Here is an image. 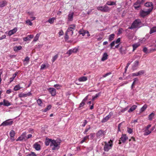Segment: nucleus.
Masks as SVG:
<instances>
[{
  "label": "nucleus",
  "instance_id": "obj_1",
  "mask_svg": "<svg viewBox=\"0 0 156 156\" xmlns=\"http://www.w3.org/2000/svg\"><path fill=\"white\" fill-rule=\"evenodd\" d=\"M60 142L58 140H52L50 144V146L52 150H58L60 147Z\"/></svg>",
  "mask_w": 156,
  "mask_h": 156
},
{
  "label": "nucleus",
  "instance_id": "obj_2",
  "mask_svg": "<svg viewBox=\"0 0 156 156\" xmlns=\"http://www.w3.org/2000/svg\"><path fill=\"white\" fill-rule=\"evenodd\" d=\"M142 26V23L140 20L137 19L135 20L132 24L131 27H129L130 29L139 28Z\"/></svg>",
  "mask_w": 156,
  "mask_h": 156
},
{
  "label": "nucleus",
  "instance_id": "obj_3",
  "mask_svg": "<svg viewBox=\"0 0 156 156\" xmlns=\"http://www.w3.org/2000/svg\"><path fill=\"white\" fill-rule=\"evenodd\" d=\"M105 145L104 147V150L105 151H108L109 150L111 149L113 146L112 141L110 140L107 143L106 142H104Z\"/></svg>",
  "mask_w": 156,
  "mask_h": 156
},
{
  "label": "nucleus",
  "instance_id": "obj_4",
  "mask_svg": "<svg viewBox=\"0 0 156 156\" xmlns=\"http://www.w3.org/2000/svg\"><path fill=\"white\" fill-rule=\"evenodd\" d=\"M97 8L98 10L104 12H109L111 10V9L106 5L103 6H98Z\"/></svg>",
  "mask_w": 156,
  "mask_h": 156
},
{
  "label": "nucleus",
  "instance_id": "obj_5",
  "mask_svg": "<svg viewBox=\"0 0 156 156\" xmlns=\"http://www.w3.org/2000/svg\"><path fill=\"white\" fill-rule=\"evenodd\" d=\"M76 26L75 24L71 25L69 26L66 32L72 36L73 34V31L76 29Z\"/></svg>",
  "mask_w": 156,
  "mask_h": 156
},
{
  "label": "nucleus",
  "instance_id": "obj_6",
  "mask_svg": "<svg viewBox=\"0 0 156 156\" xmlns=\"http://www.w3.org/2000/svg\"><path fill=\"white\" fill-rule=\"evenodd\" d=\"M152 10V7L151 9H148L146 11L141 10L140 12V15L141 16L144 17L150 14Z\"/></svg>",
  "mask_w": 156,
  "mask_h": 156
},
{
  "label": "nucleus",
  "instance_id": "obj_7",
  "mask_svg": "<svg viewBox=\"0 0 156 156\" xmlns=\"http://www.w3.org/2000/svg\"><path fill=\"white\" fill-rule=\"evenodd\" d=\"M144 2V0H137L133 5L134 8L138 10L140 7V4L143 3Z\"/></svg>",
  "mask_w": 156,
  "mask_h": 156
},
{
  "label": "nucleus",
  "instance_id": "obj_8",
  "mask_svg": "<svg viewBox=\"0 0 156 156\" xmlns=\"http://www.w3.org/2000/svg\"><path fill=\"white\" fill-rule=\"evenodd\" d=\"M13 123V121L11 119L6 120L3 122L0 125V126H6L12 125Z\"/></svg>",
  "mask_w": 156,
  "mask_h": 156
},
{
  "label": "nucleus",
  "instance_id": "obj_9",
  "mask_svg": "<svg viewBox=\"0 0 156 156\" xmlns=\"http://www.w3.org/2000/svg\"><path fill=\"white\" fill-rule=\"evenodd\" d=\"M106 133V132L104 130H99L96 133V136L98 138H100L102 136H104Z\"/></svg>",
  "mask_w": 156,
  "mask_h": 156
},
{
  "label": "nucleus",
  "instance_id": "obj_10",
  "mask_svg": "<svg viewBox=\"0 0 156 156\" xmlns=\"http://www.w3.org/2000/svg\"><path fill=\"white\" fill-rule=\"evenodd\" d=\"M112 115L113 113L112 112H110L109 115L102 119L101 122H107L110 119V118L111 117V116Z\"/></svg>",
  "mask_w": 156,
  "mask_h": 156
},
{
  "label": "nucleus",
  "instance_id": "obj_11",
  "mask_svg": "<svg viewBox=\"0 0 156 156\" xmlns=\"http://www.w3.org/2000/svg\"><path fill=\"white\" fill-rule=\"evenodd\" d=\"M48 90L52 96H55L56 95V90L55 88L50 87L48 88Z\"/></svg>",
  "mask_w": 156,
  "mask_h": 156
},
{
  "label": "nucleus",
  "instance_id": "obj_12",
  "mask_svg": "<svg viewBox=\"0 0 156 156\" xmlns=\"http://www.w3.org/2000/svg\"><path fill=\"white\" fill-rule=\"evenodd\" d=\"M31 94H32L30 92H29L26 94L21 93L19 94L18 96L20 98H25L27 96H29Z\"/></svg>",
  "mask_w": 156,
  "mask_h": 156
},
{
  "label": "nucleus",
  "instance_id": "obj_13",
  "mask_svg": "<svg viewBox=\"0 0 156 156\" xmlns=\"http://www.w3.org/2000/svg\"><path fill=\"white\" fill-rule=\"evenodd\" d=\"M74 13L72 12H69L68 16V20L69 21H71L73 19V16Z\"/></svg>",
  "mask_w": 156,
  "mask_h": 156
},
{
  "label": "nucleus",
  "instance_id": "obj_14",
  "mask_svg": "<svg viewBox=\"0 0 156 156\" xmlns=\"http://www.w3.org/2000/svg\"><path fill=\"white\" fill-rule=\"evenodd\" d=\"M17 30V29L16 27L14 28L13 29L9 30L8 32V35L10 36L16 33Z\"/></svg>",
  "mask_w": 156,
  "mask_h": 156
},
{
  "label": "nucleus",
  "instance_id": "obj_15",
  "mask_svg": "<svg viewBox=\"0 0 156 156\" xmlns=\"http://www.w3.org/2000/svg\"><path fill=\"white\" fill-rule=\"evenodd\" d=\"M139 62L138 61H136L133 63L132 66V69L133 70H135L137 69V67L139 65Z\"/></svg>",
  "mask_w": 156,
  "mask_h": 156
},
{
  "label": "nucleus",
  "instance_id": "obj_16",
  "mask_svg": "<svg viewBox=\"0 0 156 156\" xmlns=\"http://www.w3.org/2000/svg\"><path fill=\"white\" fill-rule=\"evenodd\" d=\"M26 138V134L25 133H23L16 140V141H22L25 140Z\"/></svg>",
  "mask_w": 156,
  "mask_h": 156
},
{
  "label": "nucleus",
  "instance_id": "obj_17",
  "mask_svg": "<svg viewBox=\"0 0 156 156\" xmlns=\"http://www.w3.org/2000/svg\"><path fill=\"white\" fill-rule=\"evenodd\" d=\"M34 37V36L33 35H30L27 36V37H23V40L25 41H30L31 39L33 38Z\"/></svg>",
  "mask_w": 156,
  "mask_h": 156
},
{
  "label": "nucleus",
  "instance_id": "obj_18",
  "mask_svg": "<svg viewBox=\"0 0 156 156\" xmlns=\"http://www.w3.org/2000/svg\"><path fill=\"white\" fill-rule=\"evenodd\" d=\"M15 133L14 130H12L10 131L9 135L12 141H13L15 140L14 136H15Z\"/></svg>",
  "mask_w": 156,
  "mask_h": 156
},
{
  "label": "nucleus",
  "instance_id": "obj_19",
  "mask_svg": "<svg viewBox=\"0 0 156 156\" xmlns=\"http://www.w3.org/2000/svg\"><path fill=\"white\" fill-rule=\"evenodd\" d=\"M128 138L125 134H122L121 137L120 138V140L123 143H124L128 139Z\"/></svg>",
  "mask_w": 156,
  "mask_h": 156
},
{
  "label": "nucleus",
  "instance_id": "obj_20",
  "mask_svg": "<svg viewBox=\"0 0 156 156\" xmlns=\"http://www.w3.org/2000/svg\"><path fill=\"white\" fill-rule=\"evenodd\" d=\"M34 147L37 151H39L41 149L40 145L37 143H35L33 145Z\"/></svg>",
  "mask_w": 156,
  "mask_h": 156
},
{
  "label": "nucleus",
  "instance_id": "obj_21",
  "mask_svg": "<svg viewBox=\"0 0 156 156\" xmlns=\"http://www.w3.org/2000/svg\"><path fill=\"white\" fill-rule=\"evenodd\" d=\"M87 80V78L86 76H83L80 77L78 80L79 82H84Z\"/></svg>",
  "mask_w": 156,
  "mask_h": 156
},
{
  "label": "nucleus",
  "instance_id": "obj_22",
  "mask_svg": "<svg viewBox=\"0 0 156 156\" xmlns=\"http://www.w3.org/2000/svg\"><path fill=\"white\" fill-rule=\"evenodd\" d=\"M49 65L48 63L46 64H43L41 66V69L43 70L44 69L48 68L49 66Z\"/></svg>",
  "mask_w": 156,
  "mask_h": 156
},
{
  "label": "nucleus",
  "instance_id": "obj_23",
  "mask_svg": "<svg viewBox=\"0 0 156 156\" xmlns=\"http://www.w3.org/2000/svg\"><path fill=\"white\" fill-rule=\"evenodd\" d=\"M153 130V129H150L149 130L148 129H145V130L144 133V136H147L150 134Z\"/></svg>",
  "mask_w": 156,
  "mask_h": 156
},
{
  "label": "nucleus",
  "instance_id": "obj_24",
  "mask_svg": "<svg viewBox=\"0 0 156 156\" xmlns=\"http://www.w3.org/2000/svg\"><path fill=\"white\" fill-rule=\"evenodd\" d=\"M137 107V106L136 105H133L128 111V112H132L136 109Z\"/></svg>",
  "mask_w": 156,
  "mask_h": 156
},
{
  "label": "nucleus",
  "instance_id": "obj_25",
  "mask_svg": "<svg viewBox=\"0 0 156 156\" xmlns=\"http://www.w3.org/2000/svg\"><path fill=\"white\" fill-rule=\"evenodd\" d=\"M145 5L147 7H149V9H151L152 7V9H153V5L151 2L146 3L145 4Z\"/></svg>",
  "mask_w": 156,
  "mask_h": 156
},
{
  "label": "nucleus",
  "instance_id": "obj_26",
  "mask_svg": "<svg viewBox=\"0 0 156 156\" xmlns=\"http://www.w3.org/2000/svg\"><path fill=\"white\" fill-rule=\"evenodd\" d=\"M108 55L107 53H105L103 55L101 61H104L108 58Z\"/></svg>",
  "mask_w": 156,
  "mask_h": 156
},
{
  "label": "nucleus",
  "instance_id": "obj_27",
  "mask_svg": "<svg viewBox=\"0 0 156 156\" xmlns=\"http://www.w3.org/2000/svg\"><path fill=\"white\" fill-rule=\"evenodd\" d=\"M89 135H87L84 137L83 138V139L80 142V143L82 144L84 142H85L87 140L89 139Z\"/></svg>",
  "mask_w": 156,
  "mask_h": 156
},
{
  "label": "nucleus",
  "instance_id": "obj_28",
  "mask_svg": "<svg viewBox=\"0 0 156 156\" xmlns=\"http://www.w3.org/2000/svg\"><path fill=\"white\" fill-rule=\"evenodd\" d=\"M52 140L51 139H46V140L45 142V144L46 146H48L51 143V141Z\"/></svg>",
  "mask_w": 156,
  "mask_h": 156
},
{
  "label": "nucleus",
  "instance_id": "obj_29",
  "mask_svg": "<svg viewBox=\"0 0 156 156\" xmlns=\"http://www.w3.org/2000/svg\"><path fill=\"white\" fill-rule=\"evenodd\" d=\"M7 2L6 1H3L0 2V7H3L7 4Z\"/></svg>",
  "mask_w": 156,
  "mask_h": 156
},
{
  "label": "nucleus",
  "instance_id": "obj_30",
  "mask_svg": "<svg viewBox=\"0 0 156 156\" xmlns=\"http://www.w3.org/2000/svg\"><path fill=\"white\" fill-rule=\"evenodd\" d=\"M56 20L55 17L51 18L48 20L47 22L50 24H52L54 23V21Z\"/></svg>",
  "mask_w": 156,
  "mask_h": 156
},
{
  "label": "nucleus",
  "instance_id": "obj_31",
  "mask_svg": "<svg viewBox=\"0 0 156 156\" xmlns=\"http://www.w3.org/2000/svg\"><path fill=\"white\" fill-rule=\"evenodd\" d=\"M116 5V2L113 1H108L106 3V5Z\"/></svg>",
  "mask_w": 156,
  "mask_h": 156
},
{
  "label": "nucleus",
  "instance_id": "obj_32",
  "mask_svg": "<svg viewBox=\"0 0 156 156\" xmlns=\"http://www.w3.org/2000/svg\"><path fill=\"white\" fill-rule=\"evenodd\" d=\"M11 105V104L8 101L4 100H3V105L4 106H8Z\"/></svg>",
  "mask_w": 156,
  "mask_h": 156
},
{
  "label": "nucleus",
  "instance_id": "obj_33",
  "mask_svg": "<svg viewBox=\"0 0 156 156\" xmlns=\"http://www.w3.org/2000/svg\"><path fill=\"white\" fill-rule=\"evenodd\" d=\"M22 48V47L21 46H15L13 47V50L14 51H16L18 50H21Z\"/></svg>",
  "mask_w": 156,
  "mask_h": 156
},
{
  "label": "nucleus",
  "instance_id": "obj_34",
  "mask_svg": "<svg viewBox=\"0 0 156 156\" xmlns=\"http://www.w3.org/2000/svg\"><path fill=\"white\" fill-rule=\"evenodd\" d=\"M22 87H21L19 84H18L16 85L14 87V90L15 91H17L21 88H22Z\"/></svg>",
  "mask_w": 156,
  "mask_h": 156
},
{
  "label": "nucleus",
  "instance_id": "obj_35",
  "mask_svg": "<svg viewBox=\"0 0 156 156\" xmlns=\"http://www.w3.org/2000/svg\"><path fill=\"white\" fill-rule=\"evenodd\" d=\"M18 73H15L14 74H13L12 76L10 78L9 82L10 83H11L12 81L15 78L16 76Z\"/></svg>",
  "mask_w": 156,
  "mask_h": 156
},
{
  "label": "nucleus",
  "instance_id": "obj_36",
  "mask_svg": "<svg viewBox=\"0 0 156 156\" xmlns=\"http://www.w3.org/2000/svg\"><path fill=\"white\" fill-rule=\"evenodd\" d=\"M115 34H110L108 37V40L109 41H111L113 40L114 38Z\"/></svg>",
  "mask_w": 156,
  "mask_h": 156
},
{
  "label": "nucleus",
  "instance_id": "obj_37",
  "mask_svg": "<svg viewBox=\"0 0 156 156\" xmlns=\"http://www.w3.org/2000/svg\"><path fill=\"white\" fill-rule=\"evenodd\" d=\"M40 33L37 34H36V35L34 39L33 40V41L34 42H36L37 41L40 35Z\"/></svg>",
  "mask_w": 156,
  "mask_h": 156
},
{
  "label": "nucleus",
  "instance_id": "obj_38",
  "mask_svg": "<svg viewBox=\"0 0 156 156\" xmlns=\"http://www.w3.org/2000/svg\"><path fill=\"white\" fill-rule=\"evenodd\" d=\"M147 107V106L146 104L144 105L140 109V112H142L144 111Z\"/></svg>",
  "mask_w": 156,
  "mask_h": 156
},
{
  "label": "nucleus",
  "instance_id": "obj_39",
  "mask_svg": "<svg viewBox=\"0 0 156 156\" xmlns=\"http://www.w3.org/2000/svg\"><path fill=\"white\" fill-rule=\"evenodd\" d=\"M155 32H156V26L153 27L151 29L150 34H151Z\"/></svg>",
  "mask_w": 156,
  "mask_h": 156
},
{
  "label": "nucleus",
  "instance_id": "obj_40",
  "mask_svg": "<svg viewBox=\"0 0 156 156\" xmlns=\"http://www.w3.org/2000/svg\"><path fill=\"white\" fill-rule=\"evenodd\" d=\"M37 102L38 105L40 106H42L43 105V103L42 100L40 99H38L37 100Z\"/></svg>",
  "mask_w": 156,
  "mask_h": 156
},
{
  "label": "nucleus",
  "instance_id": "obj_41",
  "mask_svg": "<svg viewBox=\"0 0 156 156\" xmlns=\"http://www.w3.org/2000/svg\"><path fill=\"white\" fill-rule=\"evenodd\" d=\"M154 116V114L153 113H152L150 114L148 116V119L150 120H151Z\"/></svg>",
  "mask_w": 156,
  "mask_h": 156
},
{
  "label": "nucleus",
  "instance_id": "obj_42",
  "mask_svg": "<svg viewBox=\"0 0 156 156\" xmlns=\"http://www.w3.org/2000/svg\"><path fill=\"white\" fill-rule=\"evenodd\" d=\"M87 30H80L79 31V33L81 34L83 36H84L86 34V31Z\"/></svg>",
  "mask_w": 156,
  "mask_h": 156
},
{
  "label": "nucleus",
  "instance_id": "obj_43",
  "mask_svg": "<svg viewBox=\"0 0 156 156\" xmlns=\"http://www.w3.org/2000/svg\"><path fill=\"white\" fill-rule=\"evenodd\" d=\"M139 46V44H136L133 45V51H134Z\"/></svg>",
  "mask_w": 156,
  "mask_h": 156
},
{
  "label": "nucleus",
  "instance_id": "obj_44",
  "mask_svg": "<svg viewBox=\"0 0 156 156\" xmlns=\"http://www.w3.org/2000/svg\"><path fill=\"white\" fill-rule=\"evenodd\" d=\"M58 55H56L52 57L51 60L52 62H54L56 60L58 57Z\"/></svg>",
  "mask_w": 156,
  "mask_h": 156
},
{
  "label": "nucleus",
  "instance_id": "obj_45",
  "mask_svg": "<svg viewBox=\"0 0 156 156\" xmlns=\"http://www.w3.org/2000/svg\"><path fill=\"white\" fill-rule=\"evenodd\" d=\"M26 156H37L35 153L33 152H31L28 154Z\"/></svg>",
  "mask_w": 156,
  "mask_h": 156
},
{
  "label": "nucleus",
  "instance_id": "obj_46",
  "mask_svg": "<svg viewBox=\"0 0 156 156\" xmlns=\"http://www.w3.org/2000/svg\"><path fill=\"white\" fill-rule=\"evenodd\" d=\"M145 73V71L144 70H141L137 72L138 75L139 76H140L143 74Z\"/></svg>",
  "mask_w": 156,
  "mask_h": 156
},
{
  "label": "nucleus",
  "instance_id": "obj_47",
  "mask_svg": "<svg viewBox=\"0 0 156 156\" xmlns=\"http://www.w3.org/2000/svg\"><path fill=\"white\" fill-rule=\"evenodd\" d=\"M26 24H28L30 26H32L33 25L32 23L29 20H27L26 21Z\"/></svg>",
  "mask_w": 156,
  "mask_h": 156
},
{
  "label": "nucleus",
  "instance_id": "obj_48",
  "mask_svg": "<svg viewBox=\"0 0 156 156\" xmlns=\"http://www.w3.org/2000/svg\"><path fill=\"white\" fill-rule=\"evenodd\" d=\"M90 126H89V127L88 128H86L84 131L83 132V133L84 134H87V133L90 129Z\"/></svg>",
  "mask_w": 156,
  "mask_h": 156
},
{
  "label": "nucleus",
  "instance_id": "obj_49",
  "mask_svg": "<svg viewBox=\"0 0 156 156\" xmlns=\"http://www.w3.org/2000/svg\"><path fill=\"white\" fill-rule=\"evenodd\" d=\"M84 99H83L79 105V108H81L83 107L85 105Z\"/></svg>",
  "mask_w": 156,
  "mask_h": 156
},
{
  "label": "nucleus",
  "instance_id": "obj_50",
  "mask_svg": "<svg viewBox=\"0 0 156 156\" xmlns=\"http://www.w3.org/2000/svg\"><path fill=\"white\" fill-rule=\"evenodd\" d=\"M73 52L72 51V49H70L66 52V54H68L69 55H70Z\"/></svg>",
  "mask_w": 156,
  "mask_h": 156
},
{
  "label": "nucleus",
  "instance_id": "obj_51",
  "mask_svg": "<svg viewBox=\"0 0 156 156\" xmlns=\"http://www.w3.org/2000/svg\"><path fill=\"white\" fill-rule=\"evenodd\" d=\"M99 94H96L95 96H92V100H94L95 99L98 97L99 95Z\"/></svg>",
  "mask_w": 156,
  "mask_h": 156
},
{
  "label": "nucleus",
  "instance_id": "obj_52",
  "mask_svg": "<svg viewBox=\"0 0 156 156\" xmlns=\"http://www.w3.org/2000/svg\"><path fill=\"white\" fill-rule=\"evenodd\" d=\"M127 131L129 133H131L133 132V130L130 128H127Z\"/></svg>",
  "mask_w": 156,
  "mask_h": 156
},
{
  "label": "nucleus",
  "instance_id": "obj_53",
  "mask_svg": "<svg viewBox=\"0 0 156 156\" xmlns=\"http://www.w3.org/2000/svg\"><path fill=\"white\" fill-rule=\"evenodd\" d=\"M68 34L66 32L65 36V39L66 41H67L69 39V36L68 35Z\"/></svg>",
  "mask_w": 156,
  "mask_h": 156
},
{
  "label": "nucleus",
  "instance_id": "obj_54",
  "mask_svg": "<svg viewBox=\"0 0 156 156\" xmlns=\"http://www.w3.org/2000/svg\"><path fill=\"white\" fill-rule=\"evenodd\" d=\"M130 63H129V62H128L127 64V65H126V67H125V73L126 72V71H127V70L129 66L130 65Z\"/></svg>",
  "mask_w": 156,
  "mask_h": 156
},
{
  "label": "nucleus",
  "instance_id": "obj_55",
  "mask_svg": "<svg viewBox=\"0 0 156 156\" xmlns=\"http://www.w3.org/2000/svg\"><path fill=\"white\" fill-rule=\"evenodd\" d=\"M111 74V72H109V73H107L106 74L104 75H103V77H105L107 76L110 75Z\"/></svg>",
  "mask_w": 156,
  "mask_h": 156
},
{
  "label": "nucleus",
  "instance_id": "obj_56",
  "mask_svg": "<svg viewBox=\"0 0 156 156\" xmlns=\"http://www.w3.org/2000/svg\"><path fill=\"white\" fill-rule=\"evenodd\" d=\"M87 123V120H85L84 121V122L83 123V124L82 125V126L83 127H84L85 125H86V124Z\"/></svg>",
  "mask_w": 156,
  "mask_h": 156
},
{
  "label": "nucleus",
  "instance_id": "obj_57",
  "mask_svg": "<svg viewBox=\"0 0 156 156\" xmlns=\"http://www.w3.org/2000/svg\"><path fill=\"white\" fill-rule=\"evenodd\" d=\"M115 41H112L110 44V46L111 47V48H112V47L114 46L115 45Z\"/></svg>",
  "mask_w": 156,
  "mask_h": 156
},
{
  "label": "nucleus",
  "instance_id": "obj_58",
  "mask_svg": "<svg viewBox=\"0 0 156 156\" xmlns=\"http://www.w3.org/2000/svg\"><path fill=\"white\" fill-rule=\"evenodd\" d=\"M54 86V87L56 88V89L58 90L59 89H60V87H59L60 86L58 84H55Z\"/></svg>",
  "mask_w": 156,
  "mask_h": 156
},
{
  "label": "nucleus",
  "instance_id": "obj_59",
  "mask_svg": "<svg viewBox=\"0 0 156 156\" xmlns=\"http://www.w3.org/2000/svg\"><path fill=\"white\" fill-rule=\"evenodd\" d=\"M6 37V35H5L4 34L2 35V37H0V40L5 38Z\"/></svg>",
  "mask_w": 156,
  "mask_h": 156
},
{
  "label": "nucleus",
  "instance_id": "obj_60",
  "mask_svg": "<svg viewBox=\"0 0 156 156\" xmlns=\"http://www.w3.org/2000/svg\"><path fill=\"white\" fill-rule=\"evenodd\" d=\"M78 50V49L76 48H74L73 49H72V51L73 53H76Z\"/></svg>",
  "mask_w": 156,
  "mask_h": 156
},
{
  "label": "nucleus",
  "instance_id": "obj_61",
  "mask_svg": "<svg viewBox=\"0 0 156 156\" xmlns=\"http://www.w3.org/2000/svg\"><path fill=\"white\" fill-rule=\"evenodd\" d=\"M147 48L146 47H144L143 48V51L146 53H147Z\"/></svg>",
  "mask_w": 156,
  "mask_h": 156
},
{
  "label": "nucleus",
  "instance_id": "obj_62",
  "mask_svg": "<svg viewBox=\"0 0 156 156\" xmlns=\"http://www.w3.org/2000/svg\"><path fill=\"white\" fill-rule=\"evenodd\" d=\"M51 105H48L47 107L46 108L47 111L49 110L51 108Z\"/></svg>",
  "mask_w": 156,
  "mask_h": 156
},
{
  "label": "nucleus",
  "instance_id": "obj_63",
  "mask_svg": "<svg viewBox=\"0 0 156 156\" xmlns=\"http://www.w3.org/2000/svg\"><path fill=\"white\" fill-rule=\"evenodd\" d=\"M131 75L132 76H138L137 74V72L132 73Z\"/></svg>",
  "mask_w": 156,
  "mask_h": 156
},
{
  "label": "nucleus",
  "instance_id": "obj_64",
  "mask_svg": "<svg viewBox=\"0 0 156 156\" xmlns=\"http://www.w3.org/2000/svg\"><path fill=\"white\" fill-rule=\"evenodd\" d=\"M58 34H59V35H60V36H61V35H63V31L62 30H60Z\"/></svg>",
  "mask_w": 156,
  "mask_h": 156
}]
</instances>
